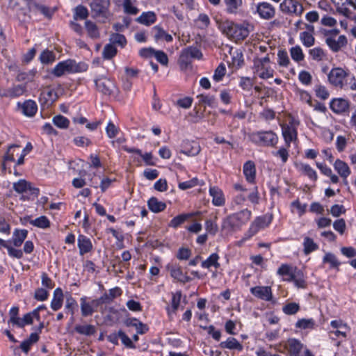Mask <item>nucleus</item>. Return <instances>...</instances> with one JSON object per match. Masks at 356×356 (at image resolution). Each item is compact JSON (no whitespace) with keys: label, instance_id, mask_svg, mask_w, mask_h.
Masks as SVG:
<instances>
[{"label":"nucleus","instance_id":"1","mask_svg":"<svg viewBox=\"0 0 356 356\" xmlns=\"http://www.w3.org/2000/svg\"><path fill=\"white\" fill-rule=\"evenodd\" d=\"M328 82L336 88L356 91V78L341 67L332 68L327 74Z\"/></svg>","mask_w":356,"mask_h":356},{"label":"nucleus","instance_id":"2","mask_svg":"<svg viewBox=\"0 0 356 356\" xmlns=\"http://www.w3.org/2000/svg\"><path fill=\"white\" fill-rule=\"evenodd\" d=\"M277 275L282 277L283 281L293 282L298 289H306L307 286L303 271L297 266L282 264L277 270Z\"/></svg>","mask_w":356,"mask_h":356},{"label":"nucleus","instance_id":"3","mask_svg":"<svg viewBox=\"0 0 356 356\" xmlns=\"http://www.w3.org/2000/svg\"><path fill=\"white\" fill-rule=\"evenodd\" d=\"M251 217L252 211L247 208L229 214L222 220V229L228 232L241 230L250 221Z\"/></svg>","mask_w":356,"mask_h":356},{"label":"nucleus","instance_id":"4","mask_svg":"<svg viewBox=\"0 0 356 356\" xmlns=\"http://www.w3.org/2000/svg\"><path fill=\"white\" fill-rule=\"evenodd\" d=\"M233 189L234 192L232 193L231 201V205L233 208L236 206L243 205L247 199H248L249 201L254 205L259 203V193L257 186H255L253 191L248 196L245 195L247 188L240 183L234 184Z\"/></svg>","mask_w":356,"mask_h":356},{"label":"nucleus","instance_id":"5","mask_svg":"<svg viewBox=\"0 0 356 356\" xmlns=\"http://www.w3.org/2000/svg\"><path fill=\"white\" fill-rule=\"evenodd\" d=\"M249 140L256 146L274 147L279 141L277 134L272 130H259L249 133Z\"/></svg>","mask_w":356,"mask_h":356},{"label":"nucleus","instance_id":"6","mask_svg":"<svg viewBox=\"0 0 356 356\" xmlns=\"http://www.w3.org/2000/svg\"><path fill=\"white\" fill-rule=\"evenodd\" d=\"M219 29L227 37L236 40H243L250 33L248 24H237L229 20L220 22Z\"/></svg>","mask_w":356,"mask_h":356},{"label":"nucleus","instance_id":"7","mask_svg":"<svg viewBox=\"0 0 356 356\" xmlns=\"http://www.w3.org/2000/svg\"><path fill=\"white\" fill-rule=\"evenodd\" d=\"M88 65L83 62L76 63L74 60L67 59L59 62L53 69L52 74L60 77L65 74H74L86 72Z\"/></svg>","mask_w":356,"mask_h":356},{"label":"nucleus","instance_id":"8","mask_svg":"<svg viewBox=\"0 0 356 356\" xmlns=\"http://www.w3.org/2000/svg\"><path fill=\"white\" fill-rule=\"evenodd\" d=\"M273 220V215L271 213H266L262 216H257L244 234L243 239L248 240L256 235L261 229H264L269 227Z\"/></svg>","mask_w":356,"mask_h":356},{"label":"nucleus","instance_id":"9","mask_svg":"<svg viewBox=\"0 0 356 356\" xmlns=\"http://www.w3.org/2000/svg\"><path fill=\"white\" fill-rule=\"evenodd\" d=\"M254 72L257 74L262 79H267L273 76L274 70L270 65V58L266 56L263 58H256L253 60Z\"/></svg>","mask_w":356,"mask_h":356},{"label":"nucleus","instance_id":"10","mask_svg":"<svg viewBox=\"0 0 356 356\" xmlns=\"http://www.w3.org/2000/svg\"><path fill=\"white\" fill-rule=\"evenodd\" d=\"M282 129V134L285 145L291 147V143L298 138L297 126L293 118H291L287 123L280 124Z\"/></svg>","mask_w":356,"mask_h":356},{"label":"nucleus","instance_id":"11","mask_svg":"<svg viewBox=\"0 0 356 356\" xmlns=\"http://www.w3.org/2000/svg\"><path fill=\"white\" fill-rule=\"evenodd\" d=\"M166 270L170 273V277L175 282L186 284L191 281V277L184 273L179 264L168 263L165 266Z\"/></svg>","mask_w":356,"mask_h":356},{"label":"nucleus","instance_id":"12","mask_svg":"<svg viewBox=\"0 0 356 356\" xmlns=\"http://www.w3.org/2000/svg\"><path fill=\"white\" fill-rule=\"evenodd\" d=\"M280 10L286 14L300 16L304 8L302 5L296 0H284L280 5Z\"/></svg>","mask_w":356,"mask_h":356},{"label":"nucleus","instance_id":"13","mask_svg":"<svg viewBox=\"0 0 356 356\" xmlns=\"http://www.w3.org/2000/svg\"><path fill=\"white\" fill-rule=\"evenodd\" d=\"M250 291L255 298L266 302H274L272 289L269 286L251 287Z\"/></svg>","mask_w":356,"mask_h":356},{"label":"nucleus","instance_id":"14","mask_svg":"<svg viewBox=\"0 0 356 356\" xmlns=\"http://www.w3.org/2000/svg\"><path fill=\"white\" fill-rule=\"evenodd\" d=\"M330 108L337 115L348 112L350 109V102L344 98H333L330 102Z\"/></svg>","mask_w":356,"mask_h":356},{"label":"nucleus","instance_id":"15","mask_svg":"<svg viewBox=\"0 0 356 356\" xmlns=\"http://www.w3.org/2000/svg\"><path fill=\"white\" fill-rule=\"evenodd\" d=\"M256 13L261 19H270L275 15V8L268 2H259L256 6Z\"/></svg>","mask_w":356,"mask_h":356},{"label":"nucleus","instance_id":"16","mask_svg":"<svg viewBox=\"0 0 356 356\" xmlns=\"http://www.w3.org/2000/svg\"><path fill=\"white\" fill-rule=\"evenodd\" d=\"M17 109L25 116L32 118L38 111V105L34 100L27 99L24 102L17 103Z\"/></svg>","mask_w":356,"mask_h":356},{"label":"nucleus","instance_id":"17","mask_svg":"<svg viewBox=\"0 0 356 356\" xmlns=\"http://www.w3.org/2000/svg\"><path fill=\"white\" fill-rule=\"evenodd\" d=\"M110 6V0H92L90 4L96 17H105Z\"/></svg>","mask_w":356,"mask_h":356},{"label":"nucleus","instance_id":"18","mask_svg":"<svg viewBox=\"0 0 356 356\" xmlns=\"http://www.w3.org/2000/svg\"><path fill=\"white\" fill-rule=\"evenodd\" d=\"M347 38L344 35H339L338 38L329 35L325 38V43L333 52L339 51L347 44Z\"/></svg>","mask_w":356,"mask_h":356},{"label":"nucleus","instance_id":"19","mask_svg":"<svg viewBox=\"0 0 356 356\" xmlns=\"http://www.w3.org/2000/svg\"><path fill=\"white\" fill-rule=\"evenodd\" d=\"M171 296L170 305L165 307V311L169 318H172L173 315L177 314L181 303L182 292L181 290H178L175 292H172Z\"/></svg>","mask_w":356,"mask_h":356},{"label":"nucleus","instance_id":"20","mask_svg":"<svg viewBox=\"0 0 356 356\" xmlns=\"http://www.w3.org/2000/svg\"><path fill=\"white\" fill-rule=\"evenodd\" d=\"M209 195L212 197V204L216 207H222L225 204V197L221 188L218 186H210Z\"/></svg>","mask_w":356,"mask_h":356},{"label":"nucleus","instance_id":"21","mask_svg":"<svg viewBox=\"0 0 356 356\" xmlns=\"http://www.w3.org/2000/svg\"><path fill=\"white\" fill-rule=\"evenodd\" d=\"M243 173L248 183L251 184H255L256 166L252 161H248L243 164Z\"/></svg>","mask_w":356,"mask_h":356},{"label":"nucleus","instance_id":"22","mask_svg":"<svg viewBox=\"0 0 356 356\" xmlns=\"http://www.w3.org/2000/svg\"><path fill=\"white\" fill-rule=\"evenodd\" d=\"M77 246L79 248L80 255H84L90 252L93 249V245L90 238L83 234L79 235L77 238Z\"/></svg>","mask_w":356,"mask_h":356},{"label":"nucleus","instance_id":"23","mask_svg":"<svg viewBox=\"0 0 356 356\" xmlns=\"http://www.w3.org/2000/svg\"><path fill=\"white\" fill-rule=\"evenodd\" d=\"M27 90L26 83L13 85L6 89L2 94V97L16 98L23 95Z\"/></svg>","mask_w":356,"mask_h":356},{"label":"nucleus","instance_id":"24","mask_svg":"<svg viewBox=\"0 0 356 356\" xmlns=\"http://www.w3.org/2000/svg\"><path fill=\"white\" fill-rule=\"evenodd\" d=\"M152 33L156 42L165 41L166 42H171L173 40L172 36L159 25H156L152 29Z\"/></svg>","mask_w":356,"mask_h":356},{"label":"nucleus","instance_id":"25","mask_svg":"<svg viewBox=\"0 0 356 356\" xmlns=\"http://www.w3.org/2000/svg\"><path fill=\"white\" fill-rule=\"evenodd\" d=\"M200 212H191L186 213H181L174 217L169 222L168 226L174 229H177L183 223H184L189 218L199 215Z\"/></svg>","mask_w":356,"mask_h":356},{"label":"nucleus","instance_id":"26","mask_svg":"<svg viewBox=\"0 0 356 356\" xmlns=\"http://www.w3.org/2000/svg\"><path fill=\"white\" fill-rule=\"evenodd\" d=\"M225 6V12L230 15H238L241 13L243 7L242 0H223Z\"/></svg>","mask_w":356,"mask_h":356},{"label":"nucleus","instance_id":"27","mask_svg":"<svg viewBox=\"0 0 356 356\" xmlns=\"http://www.w3.org/2000/svg\"><path fill=\"white\" fill-rule=\"evenodd\" d=\"M28 231L24 229H15L13 233L12 238L9 243H12L14 247H20L27 238Z\"/></svg>","mask_w":356,"mask_h":356},{"label":"nucleus","instance_id":"28","mask_svg":"<svg viewBox=\"0 0 356 356\" xmlns=\"http://www.w3.org/2000/svg\"><path fill=\"white\" fill-rule=\"evenodd\" d=\"M181 147V153L188 156H196L201 150L200 145L195 141H184Z\"/></svg>","mask_w":356,"mask_h":356},{"label":"nucleus","instance_id":"29","mask_svg":"<svg viewBox=\"0 0 356 356\" xmlns=\"http://www.w3.org/2000/svg\"><path fill=\"white\" fill-rule=\"evenodd\" d=\"M157 20V17L154 11L143 12L141 15L136 18V21L140 24L149 26L154 24Z\"/></svg>","mask_w":356,"mask_h":356},{"label":"nucleus","instance_id":"30","mask_svg":"<svg viewBox=\"0 0 356 356\" xmlns=\"http://www.w3.org/2000/svg\"><path fill=\"white\" fill-rule=\"evenodd\" d=\"M333 167L341 177L345 178L346 176H350L351 174V170L348 163L339 159L335 160L333 163Z\"/></svg>","mask_w":356,"mask_h":356},{"label":"nucleus","instance_id":"31","mask_svg":"<svg viewBox=\"0 0 356 356\" xmlns=\"http://www.w3.org/2000/svg\"><path fill=\"white\" fill-rule=\"evenodd\" d=\"M63 300L64 295L62 289L60 287L56 288L54 291L53 298L51 302L52 310L55 312L59 310L63 306Z\"/></svg>","mask_w":356,"mask_h":356},{"label":"nucleus","instance_id":"32","mask_svg":"<svg viewBox=\"0 0 356 356\" xmlns=\"http://www.w3.org/2000/svg\"><path fill=\"white\" fill-rule=\"evenodd\" d=\"M219 347L222 349L234 350L242 351L243 346L236 338L229 337L226 341H222L219 344Z\"/></svg>","mask_w":356,"mask_h":356},{"label":"nucleus","instance_id":"33","mask_svg":"<svg viewBox=\"0 0 356 356\" xmlns=\"http://www.w3.org/2000/svg\"><path fill=\"white\" fill-rule=\"evenodd\" d=\"M88 297L83 296L80 298V308L81 316L84 318L91 316L96 309L92 307L90 302L88 301Z\"/></svg>","mask_w":356,"mask_h":356},{"label":"nucleus","instance_id":"34","mask_svg":"<svg viewBox=\"0 0 356 356\" xmlns=\"http://www.w3.org/2000/svg\"><path fill=\"white\" fill-rule=\"evenodd\" d=\"M147 207L152 212L157 213L165 209L166 204L156 197H152L147 200Z\"/></svg>","mask_w":356,"mask_h":356},{"label":"nucleus","instance_id":"35","mask_svg":"<svg viewBox=\"0 0 356 356\" xmlns=\"http://www.w3.org/2000/svg\"><path fill=\"white\" fill-rule=\"evenodd\" d=\"M219 259L220 257L218 254L212 253L206 260L201 263V267L206 269H210L213 267L216 270H218L220 267Z\"/></svg>","mask_w":356,"mask_h":356},{"label":"nucleus","instance_id":"36","mask_svg":"<svg viewBox=\"0 0 356 356\" xmlns=\"http://www.w3.org/2000/svg\"><path fill=\"white\" fill-rule=\"evenodd\" d=\"M4 248L7 250L8 254L10 257L20 259L23 257L22 251L20 249H16L9 245V241H5L0 238V249Z\"/></svg>","mask_w":356,"mask_h":356},{"label":"nucleus","instance_id":"37","mask_svg":"<svg viewBox=\"0 0 356 356\" xmlns=\"http://www.w3.org/2000/svg\"><path fill=\"white\" fill-rule=\"evenodd\" d=\"M289 353L290 356H300L303 344L300 340L291 338L288 340Z\"/></svg>","mask_w":356,"mask_h":356},{"label":"nucleus","instance_id":"38","mask_svg":"<svg viewBox=\"0 0 356 356\" xmlns=\"http://www.w3.org/2000/svg\"><path fill=\"white\" fill-rule=\"evenodd\" d=\"M78 309V303L74 298L71 294H69L65 300V311L66 313L71 315V318L73 320L74 315Z\"/></svg>","mask_w":356,"mask_h":356},{"label":"nucleus","instance_id":"39","mask_svg":"<svg viewBox=\"0 0 356 356\" xmlns=\"http://www.w3.org/2000/svg\"><path fill=\"white\" fill-rule=\"evenodd\" d=\"M32 10L39 11L46 18L51 19L56 11V8H50L43 4L37 3Z\"/></svg>","mask_w":356,"mask_h":356},{"label":"nucleus","instance_id":"40","mask_svg":"<svg viewBox=\"0 0 356 356\" xmlns=\"http://www.w3.org/2000/svg\"><path fill=\"white\" fill-rule=\"evenodd\" d=\"M316 327V321L314 318H300L298 319L295 327L300 330H314Z\"/></svg>","mask_w":356,"mask_h":356},{"label":"nucleus","instance_id":"41","mask_svg":"<svg viewBox=\"0 0 356 356\" xmlns=\"http://www.w3.org/2000/svg\"><path fill=\"white\" fill-rule=\"evenodd\" d=\"M302 245L303 252L305 255H308L318 249V245L309 236L304 238Z\"/></svg>","mask_w":356,"mask_h":356},{"label":"nucleus","instance_id":"42","mask_svg":"<svg viewBox=\"0 0 356 356\" xmlns=\"http://www.w3.org/2000/svg\"><path fill=\"white\" fill-rule=\"evenodd\" d=\"M29 222L30 225L40 229H47L51 226L50 220L45 216H41L33 220L30 219Z\"/></svg>","mask_w":356,"mask_h":356},{"label":"nucleus","instance_id":"43","mask_svg":"<svg viewBox=\"0 0 356 356\" xmlns=\"http://www.w3.org/2000/svg\"><path fill=\"white\" fill-rule=\"evenodd\" d=\"M300 171L305 176H307L311 181H316L318 175L315 170H314L307 163H301L300 165Z\"/></svg>","mask_w":356,"mask_h":356},{"label":"nucleus","instance_id":"44","mask_svg":"<svg viewBox=\"0 0 356 356\" xmlns=\"http://www.w3.org/2000/svg\"><path fill=\"white\" fill-rule=\"evenodd\" d=\"M122 294V290L121 289V288H120L119 286H115L114 288L109 289L108 293H104L102 295V296L105 300L106 304H109L111 302H113V300L115 298L120 297Z\"/></svg>","mask_w":356,"mask_h":356},{"label":"nucleus","instance_id":"45","mask_svg":"<svg viewBox=\"0 0 356 356\" xmlns=\"http://www.w3.org/2000/svg\"><path fill=\"white\" fill-rule=\"evenodd\" d=\"M74 330L76 333L85 336H92L96 332V328L92 325H76Z\"/></svg>","mask_w":356,"mask_h":356},{"label":"nucleus","instance_id":"46","mask_svg":"<svg viewBox=\"0 0 356 356\" xmlns=\"http://www.w3.org/2000/svg\"><path fill=\"white\" fill-rule=\"evenodd\" d=\"M200 104H204L209 107H214L216 104L215 95L211 94H200L197 96Z\"/></svg>","mask_w":356,"mask_h":356},{"label":"nucleus","instance_id":"47","mask_svg":"<svg viewBox=\"0 0 356 356\" xmlns=\"http://www.w3.org/2000/svg\"><path fill=\"white\" fill-rule=\"evenodd\" d=\"M323 263H327L330 264V268H335L338 270L341 265V262L338 260L337 257L331 252H327L324 255Z\"/></svg>","mask_w":356,"mask_h":356},{"label":"nucleus","instance_id":"48","mask_svg":"<svg viewBox=\"0 0 356 356\" xmlns=\"http://www.w3.org/2000/svg\"><path fill=\"white\" fill-rule=\"evenodd\" d=\"M37 73L35 69L29 70V72H19L16 76V80L17 81H32Z\"/></svg>","mask_w":356,"mask_h":356},{"label":"nucleus","instance_id":"49","mask_svg":"<svg viewBox=\"0 0 356 356\" xmlns=\"http://www.w3.org/2000/svg\"><path fill=\"white\" fill-rule=\"evenodd\" d=\"M95 83L97 89L99 92L105 95H110L111 93V90L110 88L111 85H112V83L109 80L102 81V79H97L95 81Z\"/></svg>","mask_w":356,"mask_h":356},{"label":"nucleus","instance_id":"50","mask_svg":"<svg viewBox=\"0 0 356 356\" xmlns=\"http://www.w3.org/2000/svg\"><path fill=\"white\" fill-rule=\"evenodd\" d=\"M226 72L227 69L225 65L223 63H220L214 70V73L212 76L213 80L216 83L220 82L222 81Z\"/></svg>","mask_w":356,"mask_h":356},{"label":"nucleus","instance_id":"51","mask_svg":"<svg viewBox=\"0 0 356 356\" xmlns=\"http://www.w3.org/2000/svg\"><path fill=\"white\" fill-rule=\"evenodd\" d=\"M85 26L88 34L91 38L96 39L99 38V29L95 23L90 20H87L85 22Z\"/></svg>","mask_w":356,"mask_h":356},{"label":"nucleus","instance_id":"52","mask_svg":"<svg viewBox=\"0 0 356 356\" xmlns=\"http://www.w3.org/2000/svg\"><path fill=\"white\" fill-rule=\"evenodd\" d=\"M88 15V8L83 5H79L74 8L73 17L74 20L86 19Z\"/></svg>","mask_w":356,"mask_h":356},{"label":"nucleus","instance_id":"53","mask_svg":"<svg viewBox=\"0 0 356 356\" xmlns=\"http://www.w3.org/2000/svg\"><path fill=\"white\" fill-rule=\"evenodd\" d=\"M13 188L17 193H24L28 192L30 188V182L22 179L13 184Z\"/></svg>","mask_w":356,"mask_h":356},{"label":"nucleus","instance_id":"54","mask_svg":"<svg viewBox=\"0 0 356 356\" xmlns=\"http://www.w3.org/2000/svg\"><path fill=\"white\" fill-rule=\"evenodd\" d=\"M39 59L42 64H49L55 60L56 56L53 51L46 49L40 54Z\"/></svg>","mask_w":356,"mask_h":356},{"label":"nucleus","instance_id":"55","mask_svg":"<svg viewBox=\"0 0 356 356\" xmlns=\"http://www.w3.org/2000/svg\"><path fill=\"white\" fill-rule=\"evenodd\" d=\"M300 38L303 45L307 47H310L314 44L315 38L313 35L309 32L303 31L300 33Z\"/></svg>","mask_w":356,"mask_h":356},{"label":"nucleus","instance_id":"56","mask_svg":"<svg viewBox=\"0 0 356 356\" xmlns=\"http://www.w3.org/2000/svg\"><path fill=\"white\" fill-rule=\"evenodd\" d=\"M183 51L189 56L190 58H195L197 60L202 59L203 54L200 49L196 47H188L184 49Z\"/></svg>","mask_w":356,"mask_h":356},{"label":"nucleus","instance_id":"57","mask_svg":"<svg viewBox=\"0 0 356 356\" xmlns=\"http://www.w3.org/2000/svg\"><path fill=\"white\" fill-rule=\"evenodd\" d=\"M53 123L60 129H67L70 125V120L61 115H56L53 118Z\"/></svg>","mask_w":356,"mask_h":356},{"label":"nucleus","instance_id":"58","mask_svg":"<svg viewBox=\"0 0 356 356\" xmlns=\"http://www.w3.org/2000/svg\"><path fill=\"white\" fill-rule=\"evenodd\" d=\"M289 147L285 145V147H280L276 152H273L272 154L274 156L280 158L283 163H286L289 157Z\"/></svg>","mask_w":356,"mask_h":356},{"label":"nucleus","instance_id":"59","mask_svg":"<svg viewBox=\"0 0 356 356\" xmlns=\"http://www.w3.org/2000/svg\"><path fill=\"white\" fill-rule=\"evenodd\" d=\"M117 49L113 44H107L103 49V58L106 60H110L117 54Z\"/></svg>","mask_w":356,"mask_h":356},{"label":"nucleus","instance_id":"60","mask_svg":"<svg viewBox=\"0 0 356 356\" xmlns=\"http://www.w3.org/2000/svg\"><path fill=\"white\" fill-rule=\"evenodd\" d=\"M314 92L316 96L322 100L328 99L330 96V92L327 88L321 84H318L315 86Z\"/></svg>","mask_w":356,"mask_h":356},{"label":"nucleus","instance_id":"61","mask_svg":"<svg viewBox=\"0 0 356 356\" xmlns=\"http://www.w3.org/2000/svg\"><path fill=\"white\" fill-rule=\"evenodd\" d=\"M290 54L292 59L296 62H300L304 60L305 55L302 49L298 45L291 47Z\"/></svg>","mask_w":356,"mask_h":356},{"label":"nucleus","instance_id":"62","mask_svg":"<svg viewBox=\"0 0 356 356\" xmlns=\"http://www.w3.org/2000/svg\"><path fill=\"white\" fill-rule=\"evenodd\" d=\"M300 310V305L296 302H289L282 307V312L286 315H294Z\"/></svg>","mask_w":356,"mask_h":356},{"label":"nucleus","instance_id":"63","mask_svg":"<svg viewBox=\"0 0 356 356\" xmlns=\"http://www.w3.org/2000/svg\"><path fill=\"white\" fill-rule=\"evenodd\" d=\"M277 63L281 67H286L290 63V60L286 50H279L277 53Z\"/></svg>","mask_w":356,"mask_h":356},{"label":"nucleus","instance_id":"64","mask_svg":"<svg viewBox=\"0 0 356 356\" xmlns=\"http://www.w3.org/2000/svg\"><path fill=\"white\" fill-rule=\"evenodd\" d=\"M309 56L312 58L316 61H321L323 59L325 54L321 47H314L309 51Z\"/></svg>","mask_w":356,"mask_h":356}]
</instances>
